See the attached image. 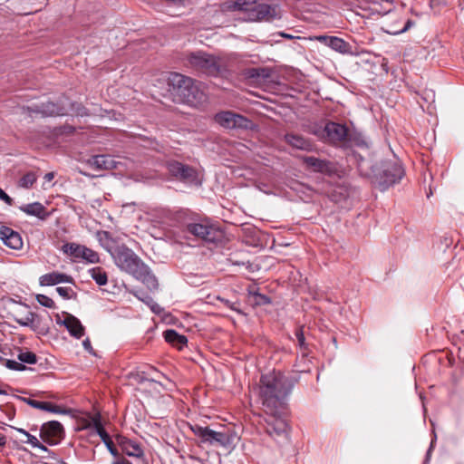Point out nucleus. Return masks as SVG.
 <instances>
[{
  "label": "nucleus",
  "instance_id": "obj_2",
  "mask_svg": "<svg viewBox=\"0 0 464 464\" xmlns=\"http://www.w3.org/2000/svg\"><path fill=\"white\" fill-rule=\"evenodd\" d=\"M115 265L123 272L131 275L150 290L158 289L159 283L150 268L125 245L116 246L111 255Z\"/></svg>",
  "mask_w": 464,
  "mask_h": 464
},
{
  "label": "nucleus",
  "instance_id": "obj_19",
  "mask_svg": "<svg viewBox=\"0 0 464 464\" xmlns=\"http://www.w3.org/2000/svg\"><path fill=\"white\" fill-rule=\"evenodd\" d=\"M63 314L64 316L63 326L70 334L76 339L82 338L84 335L85 330L81 321L71 314L63 313Z\"/></svg>",
  "mask_w": 464,
  "mask_h": 464
},
{
  "label": "nucleus",
  "instance_id": "obj_26",
  "mask_svg": "<svg viewBox=\"0 0 464 464\" xmlns=\"http://www.w3.org/2000/svg\"><path fill=\"white\" fill-rule=\"evenodd\" d=\"M303 160L307 165V167L313 169L314 171L321 173L329 171V162L326 160H323L312 156L304 157Z\"/></svg>",
  "mask_w": 464,
  "mask_h": 464
},
{
  "label": "nucleus",
  "instance_id": "obj_8",
  "mask_svg": "<svg viewBox=\"0 0 464 464\" xmlns=\"http://www.w3.org/2000/svg\"><path fill=\"white\" fill-rule=\"evenodd\" d=\"M385 4L384 7L379 9V16L381 18L380 25L381 29L389 34H399L406 32L412 24L411 20L407 22L401 26V21L400 14L393 11L394 0H379ZM381 5V3H379Z\"/></svg>",
  "mask_w": 464,
  "mask_h": 464
},
{
  "label": "nucleus",
  "instance_id": "obj_45",
  "mask_svg": "<svg viewBox=\"0 0 464 464\" xmlns=\"http://www.w3.org/2000/svg\"><path fill=\"white\" fill-rule=\"evenodd\" d=\"M295 336L297 338V341H298V344L303 347L304 345V333H303V328H299L296 330L295 332Z\"/></svg>",
  "mask_w": 464,
  "mask_h": 464
},
{
  "label": "nucleus",
  "instance_id": "obj_42",
  "mask_svg": "<svg viewBox=\"0 0 464 464\" xmlns=\"http://www.w3.org/2000/svg\"><path fill=\"white\" fill-rule=\"evenodd\" d=\"M14 306H15V311H14V314H13V315H17L18 317H23V313L21 312V310H27L28 309V306L24 304H17V303H14Z\"/></svg>",
  "mask_w": 464,
  "mask_h": 464
},
{
  "label": "nucleus",
  "instance_id": "obj_36",
  "mask_svg": "<svg viewBox=\"0 0 464 464\" xmlns=\"http://www.w3.org/2000/svg\"><path fill=\"white\" fill-rule=\"evenodd\" d=\"M18 360L23 363L34 364L37 362V357L35 353L30 351L21 352L18 354Z\"/></svg>",
  "mask_w": 464,
  "mask_h": 464
},
{
  "label": "nucleus",
  "instance_id": "obj_13",
  "mask_svg": "<svg viewBox=\"0 0 464 464\" xmlns=\"http://www.w3.org/2000/svg\"><path fill=\"white\" fill-rule=\"evenodd\" d=\"M30 113L41 114L44 117L63 116L69 113L68 108L62 103L47 102L41 106L34 105L27 107Z\"/></svg>",
  "mask_w": 464,
  "mask_h": 464
},
{
  "label": "nucleus",
  "instance_id": "obj_37",
  "mask_svg": "<svg viewBox=\"0 0 464 464\" xmlns=\"http://www.w3.org/2000/svg\"><path fill=\"white\" fill-rule=\"evenodd\" d=\"M36 300L41 305H43L44 307H47V308H54L55 307L54 301L51 297H49L45 295H37Z\"/></svg>",
  "mask_w": 464,
  "mask_h": 464
},
{
  "label": "nucleus",
  "instance_id": "obj_38",
  "mask_svg": "<svg viewBox=\"0 0 464 464\" xmlns=\"http://www.w3.org/2000/svg\"><path fill=\"white\" fill-rule=\"evenodd\" d=\"M4 362H5V365L8 369L13 370V371L22 372L26 369V367L23 364V362H18L14 360H5Z\"/></svg>",
  "mask_w": 464,
  "mask_h": 464
},
{
  "label": "nucleus",
  "instance_id": "obj_32",
  "mask_svg": "<svg viewBox=\"0 0 464 464\" xmlns=\"http://www.w3.org/2000/svg\"><path fill=\"white\" fill-rule=\"evenodd\" d=\"M235 129H242V130H252L254 128V123L249 119L235 113Z\"/></svg>",
  "mask_w": 464,
  "mask_h": 464
},
{
  "label": "nucleus",
  "instance_id": "obj_35",
  "mask_svg": "<svg viewBox=\"0 0 464 464\" xmlns=\"http://www.w3.org/2000/svg\"><path fill=\"white\" fill-rule=\"evenodd\" d=\"M249 295H253L254 302L256 305H266L271 304V298L269 296L260 294L257 291L249 290Z\"/></svg>",
  "mask_w": 464,
  "mask_h": 464
},
{
  "label": "nucleus",
  "instance_id": "obj_30",
  "mask_svg": "<svg viewBox=\"0 0 464 464\" xmlns=\"http://www.w3.org/2000/svg\"><path fill=\"white\" fill-rule=\"evenodd\" d=\"M11 428H13L15 430H17L18 432L24 434L27 438L25 442L30 444V445H32V447L38 448V449H40V450H42L44 451L47 450V448L44 445H43L42 443H40L35 436L31 435L25 430H24L22 428H15V427H13V426H11Z\"/></svg>",
  "mask_w": 464,
  "mask_h": 464
},
{
  "label": "nucleus",
  "instance_id": "obj_17",
  "mask_svg": "<svg viewBox=\"0 0 464 464\" xmlns=\"http://www.w3.org/2000/svg\"><path fill=\"white\" fill-rule=\"evenodd\" d=\"M0 239L6 246L14 250L22 249L24 245L21 235L5 226L0 228Z\"/></svg>",
  "mask_w": 464,
  "mask_h": 464
},
{
  "label": "nucleus",
  "instance_id": "obj_48",
  "mask_svg": "<svg viewBox=\"0 0 464 464\" xmlns=\"http://www.w3.org/2000/svg\"><path fill=\"white\" fill-rule=\"evenodd\" d=\"M432 5H447L448 0H430Z\"/></svg>",
  "mask_w": 464,
  "mask_h": 464
},
{
  "label": "nucleus",
  "instance_id": "obj_39",
  "mask_svg": "<svg viewBox=\"0 0 464 464\" xmlns=\"http://www.w3.org/2000/svg\"><path fill=\"white\" fill-rule=\"evenodd\" d=\"M102 442L104 443V445L106 446L107 450H109V452L114 457L117 459L121 458L120 457V453L117 450V448L114 446V443L113 441L111 440V437L106 439V440H103Z\"/></svg>",
  "mask_w": 464,
  "mask_h": 464
},
{
  "label": "nucleus",
  "instance_id": "obj_46",
  "mask_svg": "<svg viewBox=\"0 0 464 464\" xmlns=\"http://www.w3.org/2000/svg\"><path fill=\"white\" fill-rule=\"evenodd\" d=\"M82 346L90 353H92V343H91V341L89 338H86L85 340H83Z\"/></svg>",
  "mask_w": 464,
  "mask_h": 464
},
{
  "label": "nucleus",
  "instance_id": "obj_29",
  "mask_svg": "<svg viewBox=\"0 0 464 464\" xmlns=\"http://www.w3.org/2000/svg\"><path fill=\"white\" fill-rule=\"evenodd\" d=\"M91 277L99 285H105L108 282V276L103 268L100 266L92 267L88 271Z\"/></svg>",
  "mask_w": 464,
  "mask_h": 464
},
{
  "label": "nucleus",
  "instance_id": "obj_43",
  "mask_svg": "<svg viewBox=\"0 0 464 464\" xmlns=\"http://www.w3.org/2000/svg\"><path fill=\"white\" fill-rule=\"evenodd\" d=\"M0 199L3 200L5 203H6L9 206H12L14 203V200L11 197H9L1 188H0Z\"/></svg>",
  "mask_w": 464,
  "mask_h": 464
},
{
  "label": "nucleus",
  "instance_id": "obj_14",
  "mask_svg": "<svg viewBox=\"0 0 464 464\" xmlns=\"http://www.w3.org/2000/svg\"><path fill=\"white\" fill-rule=\"evenodd\" d=\"M41 437L47 443L57 444L63 437L64 430L63 425L57 420L48 421L41 427Z\"/></svg>",
  "mask_w": 464,
  "mask_h": 464
},
{
  "label": "nucleus",
  "instance_id": "obj_52",
  "mask_svg": "<svg viewBox=\"0 0 464 464\" xmlns=\"http://www.w3.org/2000/svg\"><path fill=\"white\" fill-rule=\"evenodd\" d=\"M382 69L388 73V65H387V60L385 58L382 59Z\"/></svg>",
  "mask_w": 464,
  "mask_h": 464
},
{
  "label": "nucleus",
  "instance_id": "obj_28",
  "mask_svg": "<svg viewBox=\"0 0 464 464\" xmlns=\"http://www.w3.org/2000/svg\"><path fill=\"white\" fill-rule=\"evenodd\" d=\"M235 113L232 111H222L215 115V121L224 128L235 129Z\"/></svg>",
  "mask_w": 464,
  "mask_h": 464
},
{
  "label": "nucleus",
  "instance_id": "obj_7",
  "mask_svg": "<svg viewBox=\"0 0 464 464\" xmlns=\"http://www.w3.org/2000/svg\"><path fill=\"white\" fill-rule=\"evenodd\" d=\"M186 66L209 76H218L224 71L220 59L202 51L190 53L186 58Z\"/></svg>",
  "mask_w": 464,
  "mask_h": 464
},
{
  "label": "nucleus",
  "instance_id": "obj_1",
  "mask_svg": "<svg viewBox=\"0 0 464 464\" xmlns=\"http://www.w3.org/2000/svg\"><path fill=\"white\" fill-rule=\"evenodd\" d=\"M293 387L292 380L280 372L273 371L262 374L260 378L258 396L263 410L268 416L266 419V430L270 436H279L286 432V399Z\"/></svg>",
  "mask_w": 464,
  "mask_h": 464
},
{
  "label": "nucleus",
  "instance_id": "obj_44",
  "mask_svg": "<svg viewBox=\"0 0 464 464\" xmlns=\"http://www.w3.org/2000/svg\"><path fill=\"white\" fill-rule=\"evenodd\" d=\"M265 69H261V68H253L251 69L250 71V76L251 77H266L267 76V74H265Z\"/></svg>",
  "mask_w": 464,
  "mask_h": 464
},
{
  "label": "nucleus",
  "instance_id": "obj_58",
  "mask_svg": "<svg viewBox=\"0 0 464 464\" xmlns=\"http://www.w3.org/2000/svg\"><path fill=\"white\" fill-rule=\"evenodd\" d=\"M432 194L431 190L430 191V193L427 194V197L430 198V196Z\"/></svg>",
  "mask_w": 464,
  "mask_h": 464
},
{
  "label": "nucleus",
  "instance_id": "obj_33",
  "mask_svg": "<svg viewBox=\"0 0 464 464\" xmlns=\"http://www.w3.org/2000/svg\"><path fill=\"white\" fill-rule=\"evenodd\" d=\"M37 176L34 172H28L24 174L18 181V185L24 188H31L36 181Z\"/></svg>",
  "mask_w": 464,
  "mask_h": 464
},
{
  "label": "nucleus",
  "instance_id": "obj_53",
  "mask_svg": "<svg viewBox=\"0 0 464 464\" xmlns=\"http://www.w3.org/2000/svg\"><path fill=\"white\" fill-rule=\"evenodd\" d=\"M6 443V438L5 435L0 433V446H4Z\"/></svg>",
  "mask_w": 464,
  "mask_h": 464
},
{
  "label": "nucleus",
  "instance_id": "obj_21",
  "mask_svg": "<svg viewBox=\"0 0 464 464\" xmlns=\"http://www.w3.org/2000/svg\"><path fill=\"white\" fill-rule=\"evenodd\" d=\"M317 39L336 52H339L341 53H346L349 52V44L346 43L342 38L336 36L321 35L318 36Z\"/></svg>",
  "mask_w": 464,
  "mask_h": 464
},
{
  "label": "nucleus",
  "instance_id": "obj_51",
  "mask_svg": "<svg viewBox=\"0 0 464 464\" xmlns=\"http://www.w3.org/2000/svg\"><path fill=\"white\" fill-rule=\"evenodd\" d=\"M135 295L140 299L141 301H143L144 303L147 304V301L148 299L146 298V295H148L147 294H144V293H141V295H139V294H135Z\"/></svg>",
  "mask_w": 464,
  "mask_h": 464
},
{
  "label": "nucleus",
  "instance_id": "obj_20",
  "mask_svg": "<svg viewBox=\"0 0 464 464\" xmlns=\"http://www.w3.org/2000/svg\"><path fill=\"white\" fill-rule=\"evenodd\" d=\"M17 399L25 402L33 408L39 409L42 411L53 412V413H65V410H62V408L58 405L53 404L48 401H39L36 400H33L31 398L17 396Z\"/></svg>",
  "mask_w": 464,
  "mask_h": 464
},
{
  "label": "nucleus",
  "instance_id": "obj_22",
  "mask_svg": "<svg viewBox=\"0 0 464 464\" xmlns=\"http://www.w3.org/2000/svg\"><path fill=\"white\" fill-rule=\"evenodd\" d=\"M285 140L291 147L297 150L305 151H310L313 150V143L309 140L305 139L304 137L299 134L287 133L285 136Z\"/></svg>",
  "mask_w": 464,
  "mask_h": 464
},
{
  "label": "nucleus",
  "instance_id": "obj_56",
  "mask_svg": "<svg viewBox=\"0 0 464 464\" xmlns=\"http://www.w3.org/2000/svg\"><path fill=\"white\" fill-rule=\"evenodd\" d=\"M4 394H6V392L2 390V389H0V395H4Z\"/></svg>",
  "mask_w": 464,
  "mask_h": 464
},
{
  "label": "nucleus",
  "instance_id": "obj_11",
  "mask_svg": "<svg viewBox=\"0 0 464 464\" xmlns=\"http://www.w3.org/2000/svg\"><path fill=\"white\" fill-rule=\"evenodd\" d=\"M349 130L344 124L328 121L323 130V137L326 141L343 148Z\"/></svg>",
  "mask_w": 464,
  "mask_h": 464
},
{
  "label": "nucleus",
  "instance_id": "obj_27",
  "mask_svg": "<svg viewBox=\"0 0 464 464\" xmlns=\"http://www.w3.org/2000/svg\"><path fill=\"white\" fill-rule=\"evenodd\" d=\"M97 237L101 246L111 256L116 246L115 240L112 238L111 233L108 231H99L97 233Z\"/></svg>",
  "mask_w": 464,
  "mask_h": 464
},
{
  "label": "nucleus",
  "instance_id": "obj_5",
  "mask_svg": "<svg viewBox=\"0 0 464 464\" xmlns=\"http://www.w3.org/2000/svg\"><path fill=\"white\" fill-rule=\"evenodd\" d=\"M225 8L227 10H241L250 13L254 20L272 21L279 18V11L276 5L267 4H257L256 0H237L225 3Z\"/></svg>",
  "mask_w": 464,
  "mask_h": 464
},
{
  "label": "nucleus",
  "instance_id": "obj_9",
  "mask_svg": "<svg viewBox=\"0 0 464 464\" xmlns=\"http://www.w3.org/2000/svg\"><path fill=\"white\" fill-rule=\"evenodd\" d=\"M187 231L206 243L218 244L225 237V233L220 227L207 220L188 224Z\"/></svg>",
  "mask_w": 464,
  "mask_h": 464
},
{
  "label": "nucleus",
  "instance_id": "obj_31",
  "mask_svg": "<svg viewBox=\"0 0 464 464\" xmlns=\"http://www.w3.org/2000/svg\"><path fill=\"white\" fill-rule=\"evenodd\" d=\"M35 316L36 314L34 313L30 312L27 309L25 310V314L23 315V317L13 315V319L22 326H32L34 322Z\"/></svg>",
  "mask_w": 464,
  "mask_h": 464
},
{
  "label": "nucleus",
  "instance_id": "obj_40",
  "mask_svg": "<svg viewBox=\"0 0 464 464\" xmlns=\"http://www.w3.org/2000/svg\"><path fill=\"white\" fill-rule=\"evenodd\" d=\"M56 292L59 294L60 296L63 297L64 299H70L72 297V295L73 294V290L71 287L65 286L56 287Z\"/></svg>",
  "mask_w": 464,
  "mask_h": 464
},
{
  "label": "nucleus",
  "instance_id": "obj_16",
  "mask_svg": "<svg viewBox=\"0 0 464 464\" xmlns=\"http://www.w3.org/2000/svg\"><path fill=\"white\" fill-rule=\"evenodd\" d=\"M86 165L94 170H111L118 168L120 162L111 155H94L85 161Z\"/></svg>",
  "mask_w": 464,
  "mask_h": 464
},
{
  "label": "nucleus",
  "instance_id": "obj_3",
  "mask_svg": "<svg viewBox=\"0 0 464 464\" xmlns=\"http://www.w3.org/2000/svg\"><path fill=\"white\" fill-rule=\"evenodd\" d=\"M168 84L180 102L196 107L205 101V93L190 77L179 72H170Z\"/></svg>",
  "mask_w": 464,
  "mask_h": 464
},
{
  "label": "nucleus",
  "instance_id": "obj_41",
  "mask_svg": "<svg viewBox=\"0 0 464 464\" xmlns=\"http://www.w3.org/2000/svg\"><path fill=\"white\" fill-rule=\"evenodd\" d=\"M146 298L148 299L147 304H149L151 308V310L155 313L160 314L162 311V308L153 301L152 297L150 295H146Z\"/></svg>",
  "mask_w": 464,
  "mask_h": 464
},
{
  "label": "nucleus",
  "instance_id": "obj_4",
  "mask_svg": "<svg viewBox=\"0 0 464 464\" xmlns=\"http://www.w3.org/2000/svg\"><path fill=\"white\" fill-rule=\"evenodd\" d=\"M189 429L204 444L230 449L238 440L236 431L230 428L223 427L220 430H214L208 426L193 424L189 425Z\"/></svg>",
  "mask_w": 464,
  "mask_h": 464
},
{
  "label": "nucleus",
  "instance_id": "obj_47",
  "mask_svg": "<svg viewBox=\"0 0 464 464\" xmlns=\"http://www.w3.org/2000/svg\"><path fill=\"white\" fill-rule=\"evenodd\" d=\"M111 464H132L129 459H127L124 457H121L114 461H112Z\"/></svg>",
  "mask_w": 464,
  "mask_h": 464
},
{
  "label": "nucleus",
  "instance_id": "obj_50",
  "mask_svg": "<svg viewBox=\"0 0 464 464\" xmlns=\"http://www.w3.org/2000/svg\"><path fill=\"white\" fill-rule=\"evenodd\" d=\"M53 178H54L53 172H48L44 176V179L47 181H52L53 179Z\"/></svg>",
  "mask_w": 464,
  "mask_h": 464
},
{
  "label": "nucleus",
  "instance_id": "obj_12",
  "mask_svg": "<svg viewBox=\"0 0 464 464\" xmlns=\"http://www.w3.org/2000/svg\"><path fill=\"white\" fill-rule=\"evenodd\" d=\"M167 169L170 175L185 182L195 183L198 179L197 171L192 167L176 160L167 163Z\"/></svg>",
  "mask_w": 464,
  "mask_h": 464
},
{
  "label": "nucleus",
  "instance_id": "obj_49",
  "mask_svg": "<svg viewBox=\"0 0 464 464\" xmlns=\"http://www.w3.org/2000/svg\"><path fill=\"white\" fill-rule=\"evenodd\" d=\"M55 322L57 324L63 325V319L59 314H55Z\"/></svg>",
  "mask_w": 464,
  "mask_h": 464
},
{
  "label": "nucleus",
  "instance_id": "obj_59",
  "mask_svg": "<svg viewBox=\"0 0 464 464\" xmlns=\"http://www.w3.org/2000/svg\"><path fill=\"white\" fill-rule=\"evenodd\" d=\"M388 24H392V20H388Z\"/></svg>",
  "mask_w": 464,
  "mask_h": 464
},
{
  "label": "nucleus",
  "instance_id": "obj_24",
  "mask_svg": "<svg viewBox=\"0 0 464 464\" xmlns=\"http://www.w3.org/2000/svg\"><path fill=\"white\" fill-rule=\"evenodd\" d=\"M165 341L178 349H182L188 343V339L185 335L179 334L173 329H169L164 332Z\"/></svg>",
  "mask_w": 464,
  "mask_h": 464
},
{
  "label": "nucleus",
  "instance_id": "obj_23",
  "mask_svg": "<svg viewBox=\"0 0 464 464\" xmlns=\"http://www.w3.org/2000/svg\"><path fill=\"white\" fill-rule=\"evenodd\" d=\"M20 210L29 216L36 217L42 220L46 218V210L44 205L40 202H34L20 207Z\"/></svg>",
  "mask_w": 464,
  "mask_h": 464
},
{
  "label": "nucleus",
  "instance_id": "obj_10",
  "mask_svg": "<svg viewBox=\"0 0 464 464\" xmlns=\"http://www.w3.org/2000/svg\"><path fill=\"white\" fill-rule=\"evenodd\" d=\"M61 250L67 256L75 260H84L90 264L100 262V256L94 250L77 243H65L62 246Z\"/></svg>",
  "mask_w": 464,
  "mask_h": 464
},
{
  "label": "nucleus",
  "instance_id": "obj_6",
  "mask_svg": "<svg viewBox=\"0 0 464 464\" xmlns=\"http://www.w3.org/2000/svg\"><path fill=\"white\" fill-rule=\"evenodd\" d=\"M405 176V169L392 153V158L383 160L379 167V191H386L400 183Z\"/></svg>",
  "mask_w": 464,
  "mask_h": 464
},
{
  "label": "nucleus",
  "instance_id": "obj_54",
  "mask_svg": "<svg viewBox=\"0 0 464 464\" xmlns=\"http://www.w3.org/2000/svg\"><path fill=\"white\" fill-rule=\"evenodd\" d=\"M282 35H283L284 37H285V38H288V39L292 38V36H291V35L286 34H282Z\"/></svg>",
  "mask_w": 464,
  "mask_h": 464
},
{
  "label": "nucleus",
  "instance_id": "obj_34",
  "mask_svg": "<svg viewBox=\"0 0 464 464\" xmlns=\"http://www.w3.org/2000/svg\"><path fill=\"white\" fill-rule=\"evenodd\" d=\"M92 426L95 430V432L100 436L102 440L110 438L109 434L104 430L103 425H102L99 416L94 417L92 419Z\"/></svg>",
  "mask_w": 464,
  "mask_h": 464
},
{
  "label": "nucleus",
  "instance_id": "obj_57",
  "mask_svg": "<svg viewBox=\"0 0 464 464\" xmlns=\"http://www.w3.org/2000/svg\"><path fill=\"white\" fill-rule=\"evenodd\" d=\"M4 361H5V359L2 356H0V362H2Z\"/></svg>",
  "mask_w": 464,
  "mask_h": 464
},
{
  "label": "nucleus",
  "instance_id": "obj_18",
  "mask_svg": "<svg viewBox=\"0 0 464 464\" xmlns=\"http://www.w3.org/2000/svg\"><path fill=\"white\" fill-rule=\"evenodd\" d=\"M62 283H68L72 285L74 284V280L72 276L56 271L44 274L39 278V284L42 286H52Z\"/></svg>",
  "mask_w": 464,
  "mask_h": 464
},
{
  "label": "nucleus",
  "instance_id": "obj_15",
  "mask_svg": "<svg viewBox=\"0 0 464 464\" xmlns=\"http://www.w3.org/2000/svg\"><path fill=\"white\" fill-rule=\"evenodd\" d=\"M115 441L117 445L121 448L123 454L129 457L134 458H142L144 456V451L140 443L130 440L129 438L117 434L115 436Z\"/></svg>",
  "mask_w": 464,
  "mask_h": 464
},
{
  "label": "nucleus",
  "instance_id": "obj_25",
  "mask_svg": "<svg viewBox=\"0 0 464 464\" xmlns=\"http://www.w3.org/2000/svg\"><path fill=\"white\" fill-rule=\"evenodd\" d=\"M367 148L368 144L365 139L358 132L349 130L346 140L343 143V148Z\"/></svg>",
  "mask_w": 464,
  "mask_h": 464
},
{
  "label": "nucleus",
  "instance_id": "obj_55",
  "mask_svg": "<svg viewBox=\"0 0 464 464\" xmlns=\"http://www.w3.org/2000/svg\"><path fill=\"white\" fill-rule=\"evenodd\" d=\"M75 112L79 115H83L84 112H82L79 109L77 111H75Z\"/></svg>",
  "mask_w": 464,
  "mask_h": 464
}]
</instances>
